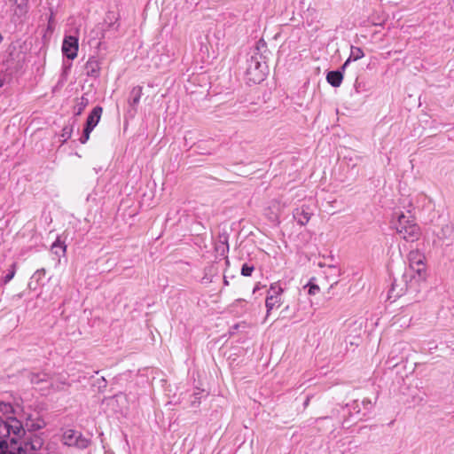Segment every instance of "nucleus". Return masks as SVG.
<instances>
[{
    "mask_svg": "<svg viewBox=\"0 0 454 454\" xmlns=\"http://www.w3.org/2000/svg\"><path fill=\"white\" fill-rule=\"evenodd\" d=\"M14 414L16 411L11 403L0 401V436L9 437L15 443L25 435L26 430Z\"/></svg>",
    "mask_w": 454,
    "mask_h": 454,
    "instance_id": "nucleus-1",
    "label": "nucleus"
},
{
    "mask_svg": "<svg viewBox=\"0 0 454 454\" xmlns=\"http://www.w3.org/2000/svg\"><path fill=\"white\" fill-rule=\"evenodd\" d=\"M395 217L394 227L401 239L407 242H415L420 238V228L410 212H395Z\"/></svg>",
    "mask_w": 454,
    "mask_h": 454,
    "instance_id": "nucleus-2",
    "label": "nucleus"
},
{
    "mask_svg": "<svg viewBox=\"0 0 454 454\" xmlns=\"http://www.w3.org/2000/svg\"><path fill=\"white\" fill-rule=\"evenodd\" d=\"M409 267L405 270L403 279L411 286H416L427 278L425 256L418 250L411 251L408 256Z\"/></svg>",
    "mask_w": 454,
    "mask_h": 454,
    "instance_id": "nucleus-3",
    "label": "nucleus"
},
{
    "mask_svg": "<svg viewBox=\"0 0 454 454\" xmlns=\"http://www.w3.org/2000/svg\"><path fill=\"white\" fill-rule=\"evenodd\" d=\"M261 57L252 56L247 74L248 79L254 83H259L264 80L267 74V66L265 62L260 61Z\"/></svg>",
    "mask_w": 454,
    "mask_h": 454,
    "instance_id": "nucleus-4",
    "label": "nucleus"
},
{
    "mask_svg": "<svg viewBox=\"0 0 454 454\" xmlns=\"http://www.w3.org/2000/svg\"><path fill=\"white\" fill-rule=\"evenodd\" d=\"M62 442L67 446L85 449L90 445V440L74 429H67L62 434Z\"/></svg>",
    "mask_w": 454,
    "mask_h": 454,
    "instance_id": "nucleus-5",
    "label": "nucleus"
},
{
    "mask_svg": "<svg viewBox=\"0 0 454 454\" xmlns=\"http://www.w3.org/2000/svg\"><path fill=\"white\" fill-rule=\"evenodd\" d=\"M283 288L277 283L272 284L268 291V295L265 301V306L267 309L266 317H269L270 311L274 308H278L282 304V294Z\"/></svg>",
    "mask_w": 454,
    "mask_h": 454,
    "instance_id": "nucleus-6",
    "label": "nucleus"
},
{
    "mask_svg": "<svg viewBox=\"0 0 454 454\" xmlns=\"http://www.w3.org/2000/svg\"><path fill=\"white\" fill-rule=\"evenodd\" d=\"M78 39L74 36H66L62 44V52L68 59H74L77 56Z\"/></svg>",
    "mask_w": 454,
    "mask_h": 454,
    "instance_id": "nucleus-7",
    "label": "nucleus"
},
{
    "mask_svg": "<svg viewBox=\"0 0 454 454\" xmlns=\"http://www.w3.org/2000/svg\"><path fill=\"white\" fill-rule=\"evenodd\" d=\"M25 427L28 431H37L46 426L45 421L39 416L34 417L24 412Z\"/></svg>",
    "mask_w": 454,
    "mask_h": 454,
    "instance_id": "nucleus-8",
    "label": "nucleus"
},
{
    "mask_svg": "<svg viewBox=\"0 0 454 454\" xmlns=\"http://www.w3.org/2000/svg\"><path fill=\"white\" fill-rule=\"evenodd\" d=\"M284 207L285 204H282L278 200H272L265 209V215L270 220L276 221Z\"/></svg>",
    "mask_w": 454,
    "mask_h": 454,
    "instance_id": "nucleus-9",
    "label": "nucleus"
},
{
    "mask_svg": "<svg viewBox=\"0 0 454 454\" xmlns=\"http://www.w3.org/2000/svg\"><path fill=\"white\" fill-rule=\"evenodd\" d=\"M108 404L115 409L116 411H122L128 408V396L125 394L119 393L108 400Z\"/></svg>",
    "mask_w": 454,
    "mask_h": 454,
    "instance_id": "nucleus-10",
    "label": "nucleus"
},
{
    "mask_svg": "<svg viewBox=\"0 0 454 454\" xmlns=\"http://www.w3.org/2000/svg\"><path fill=\"white\" fill-rule=\"evenodd\" d=\"M43 445V440L38 436L34 435L28 442L25 444L23 454H36V450H40Z\"/></svg>",
    "mask_w": 454,
    "mask_h": 454,
    "instance_id": "nucleus-11",
    "label": "nucleus"
},
{
    "mask_svg": "<svg viewBox=\"0 0 454 454\" xmlns=\"http://www.w3.org/2000/svg\"><path fill=\"white\" fill-rule=\"evenodd\" d=\"M311 215L312 214L309 211L307 207L297 208L294 214V217L300 225L307 224L309 222Z\"/></svg>",
    "mask_w": 454,
    "mask_h": 454,
    "instance_id": "nucleus-12",
    "label": "nucleus"
},
{
    "mask_svg": "<svg viewBox=\"0 0 454 454\" xmlns=\"http://www.w3.org/2000/svg\"><path fill=\"white\" fill-rule=\"evenodd\" d=\"M102 107L96 106L93 108L90 115L88 116L87 121H86V128H89L90 129H93L98 123L101 114H102Z\"/></svg>",
    "mask_w": 454,
    "mask_h": 454,
    "instance_id": "nucleus-13",
    "label": "nucleus"
},
{
    "mask_svg": "<svg viewBox=\"0 0 454 454\" xmlns=\"http://www.w3.org/2000/svg\"><path fill=\"white\" fill-rule=\"evenodd\" d=\"M86 74L90 76H98L100 71V63L96 58H90L85 65Z\"/></svg>",
    "mask_w": 454,
    "mask_h": 454,
    "instance_id": "nucleus-14",
    "label": "nucleus"
},
{
    "mask_svg": "<svg viewBox=\"0 0 454 454\" xmlns=\"http://www.w3.org/2000/svg\"><path fill=\"white\" fill-rule=\"evenodd\" d=\"M327 82L333 87H339L343 80L342 73L340 71H331L326 75Z\"/></svg>",
    "mask_w": 454,
    "mask_h": 454,
    "instance_id": "nucleus-15",
    "label": "nucleus"
},
{
    "mask_svg": "<svg viewBox=\"0 0 454 454\" xmlns=\"http://www.w3.org/2000/svg\"><path fill=\"white\" fill-rule=\"evenodd\" d=\"M14 6V13L18 16L24 15L27 11L28 0H10Z\"/></svg>",
    "mask_w": 454,
    "mask_h": 454,
    "instance_id": "nucleus-16",
    "label": "nucleus"
},
{
    "mask_svg": "<svg viewBox=\"0 0 454 454\" xmlns=\"http://www.w3.org/2000/svg\"><path fill=\"white\" fill-rule=\"evenodd\" d=\"M364 56V54L361 48L352 46L350 49L349 58L345 61V63L342 66V68L343 69L346 68L351 60L356 61V60L362 59Z\"/></svg>",
    "mask_w": 454,
    "mask_h": 454,
    "instance_id": "nucleus-17",
    "label": "nucleus"
},
{
    "mask_svg": "<svg viewBox=\"0 0 454 454\" xmlns=\"http://www.w3.org/2000/svg\"><path fill=\"white\" fill-rule=\"evenodd\" d=\"M51 250L57 255H59L60 252L62 255H65L67 252V246L59 238H58L51 245Z\"/></svg>",
    "mask_w": 454,
    "mask_h": 454,
    "instance_id": "nucleus-18",
    "label": "nucleus"
},
{
    "mask_svg": "<svg viewBox=\"0 0 454 454\" xmlns=\"http://www.w3.org/2000/svg\"><path fill=\"white\" fill-rule=\"evenodd\" d=\"M49 379L46 373H33L31 374V383L34 385H39L42 382L47 381Z\"/></svg>",
    "mask_w": 454,
    "mask_h": 454,
    "instance_id": "nucleus-19",
    "label": "nucleus"
},
{
    "mask_svg": "<svg viewBox=\"0 0 454 454\" xmlns=\"http://www.w3.org/2000/svg\"><path fill=\"white\" fill-rule=\"evenodd\" d=\"M11 268L12 269H11L10 272L4 277V284L11 281L13 278V277L15 276L16 263H12Z\"/></svg>",
    "mask_w": 454,
    "mask_h": 454,
    "instance_id": "nucleus-20",
    "label": "nucleus"
},
{
    "mask_svg": "<svg viewBox=\"0 0 454 454\" xmlns=\"http://www.w3.org/2000/svg\"><path fill=\"white\" fill-rule=\"evenodd\" d=\"M132 94L134 95V98L132 99L131 104L136 105L139 102L140 97H141V88H135L132 90Z\"/></svg>",
    "mask_w": 454,
    "mask_h": 454,
    "instance_id": "nucleus-21",
    "label": "nucleus"
},
{
    "mask_svg": "<svg viewBox=\"0 0 454 454\" xmlns=\"http://www.w3.org/2000/svg\"><path fill=\"white\" fill-rule=\"evenodd\" d=\"M253 270H254V267L253 266H249L247 264H244L242 266V269H241V274L243 276L248 277V276H250L252 274Z\"/></svg>",
    "mask_w": 454,
    "mask_h": 454,
    "instance_id": "nucleus-22",
    "label": "nucleus"
},
{
    "mask_svg": "<svg viewBox=\"0 0 454 454\" xmlns=\"http://www.w3.org/2000/svg\"><path fill=\"white\" fill-rule=\"evenodd\" d=\"M93 129H90L89 128H86L84 129L83 130V135L82 136V137L80 138V141L82 144H85L89 138H90V132L92 131Z\"/></svg>",
    "mask_w": 454,
    "mask_h": 454,
    "instance_id": "nucleus-23",
    "label": "nucleus"
},
{
    "mask_svg": "<svg viewBox=\"0 0 454 454\" xmlns=\"http://www.w3.org/2000/svg\"><path fill=\"white\" fill-rule=\"evenodd\" d=\"M65 384V382H59L58 380H51V386L52 388L56 389V390H61L63 389V385Z\"/></svg>",
    "mask_w": 454,
    "mask_h": 454,
    "instance_id": "nucleus-24",
    "label": "nucleus"
},
{
    "mask_svg": "<svg viewBox=\"0 0 454 454\" xmlns=\"http://www.w3.org/2000/svg\"><path fill=\"white\" fill-rule=\"evenodd\" d=\"M308 286H309V294L315 295L316 294H317L319 292V286H318L311 284V283H309Z\"/></svg>",
    "mask_w": 454,
    "mask_h": 454,
    "instance_id": "nucleus-25",
    "label": "nucleus"
},
{
    "mask_svg": "<svg viewBox=\"0 0 454 454\" xmlns=\"http://www.w3.org/2000/svg\"><path fill=\"white\" fill-rule=\"evenodd\" d=\"M62 131H63L62 137H64V140L66 141L71 136L72 128L65 127Z\"/></svg>",
    "mask_w": 454,
    "mask_h": 454,
    "instance_id": "nucleus-26",
    "label": "nucleus"
},
{
    "mask_svg": "<svg viewBox=\"0 0 454 454\" xmlns=\"http://www.w3.org/2000/svg\"><path fill=\"white\" fill-rule=\"evenodd\" d=\"M44 274H45V270H44V269L38 270L35 273V275H40V276L44 275Z\"/></svg>",
    "mask_w": 454,
    "mask_h": 454,
    "instance_id": "nucleus-27",
    "label": "nucleus"
},
{
    "mask_svg": "<svg viewBox=\"0 0 454 454\" xmlns=\"http://www.w3.org/2000/svg\"><path fill=\"white\" fill-rule=\"evenodd\" d=\"M83 108H84V105H83V106H81L78 108V110H77V112H76V114H77V115H80V114H82V112Z\"/></svg>",
    "mask_w": 454,
    "mask_h": 454,
    "instance_id": "nucleus-28",
    "label": "nucleus"
},
{
    "mask_svg": "<svg viewBox=\"0 0 454 454\" xmlns=\"http://www.w3.org/2000/svg\"><path fill=\"white\" fill-rule=\"evenodd\" d=\"M3 40V37H2V35L0 34V43L2 42Z\"/></svg>",
    "mask_w": 454,
    "mask_h": 454,
    "instance_id": "nucleus-29",
    "label": "nucleus"
}]
</instances>
